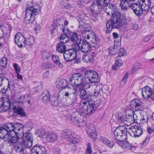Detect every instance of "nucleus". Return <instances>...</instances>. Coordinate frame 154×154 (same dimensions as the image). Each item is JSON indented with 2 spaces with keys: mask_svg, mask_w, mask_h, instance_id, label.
<instances>
[{
  "mask_svg": "<svg viewBox=\"0 0 154 154\" xmlns=\"http://www.w3.org/2000/svg\"><path fill=\"white\" fill-rule=\"evenodd\" d=\"M23 127V125L20 123H6L2 127H0V138H7L5 142L8 143H15L18 137L17 133L15 131H19Z\"/></svg>",
  "mask_w": 154,
  "mask_h": 154,
  "instance_id": "1",
  "label": "nucleus"
},
{
  "mask_svg": "<svg viewBox=\"0 0 154 154\" xmlns=\"http://www.w3.org/2000/svg\"><path fill=\"white\" fill-rule=\"evenodd\" d=\"M85 87L79 89L80 92V97L81 99V103L85 105H86L87 102L92 100V98L93 97H103L105 98L107 95L101 88H96L94 92L92 91H87L84 88Z\"/></svg>",
  "mask_w": 154,
  "mask_h": 154,
  "instance_id": "2",
  "label": "nucleus"
},
{
  "mask_svg": "<svg viewBox=\"0 0 154 154\" xmlns=\"http://www.w3.org/2000/svg\"><path fill=\"white\" fill-rule=\"evenodd\" d=\"M112 16L109 22L112 24L114 27L119 29L122 26L127 25V19L124 15H121L119 11L114 12L112 14Z\"/></svg>",
  "mask_w": 154,
  "mask_h": 154,
  "instance_id": "3",
  "label": "nucleus"
},
{
  "mask_svg": "<svg viewBox=\"0 0 154 154\" xmlns=\"http://www.w3.org/2000/svg\"><path fill=\"white\" fill-rule=\"evenodd\" d=\"M35 6L29 7L26 9L25 17L24 22L26 24L33 23L35 21V16L37 15L38 11H40L41 6L37 5Z\"/></svg>",
  "mask_w": 154,
  "mask_h": 154,
  "instance_id": "4",
  "label": "nucleus"
},
{
  "mask_svg": "<svg viewBox=\"0 0 154 154\" xmlns=\"http://www.w3.org/2000/svg\"><path fill=\"white\" fill-rule=\"evenodd\" d=\"M23 126L22 128L19 131L18 130H16V132L17 133V135L18 136L20 137H18V139L17 141L20 138H21L22 144H23L24 146L27 148L29 149L31 148L32 145V141L33 140V137L31 133L29 132H27L25 133H23L22 135V132L23 131V128L24 127L23 125L21 123Z\"/></svg>",
  "mask_w": 154,
  "mask_h": 154,
  "instance_id": "5",
  "label": "nucleus"
},
{
  "mask_svg": "<svg viewBox=\"0 0 154 154\" xmlns=\"http://www.w3.org/2000/svg\"><path fill=\"white\" fill-rule=\"evenodd\" d=\"M69 80L73 87L76 88H81L85 87V82L82 73H77L72 75Z\"/></svg>",
  "mask_w": 154,
  "mask_h": 154,
  "instance_id": "6",
  "label": "nucleus"
},
{
  "mask_svg": "<svg viewBox=\"0 0 154 154\" xmlns=\"http://www.w3.org/2000/svg\"><path fill=\"white\" fill-rule=\"evenodd\" d=\"M81 73L83 75L84 79L85 80L93 83L97 82L100 80V77L96 72L92 70H87L85 68L81 70Z\"/></svg>",
  "mask_w": 154,
  "mask_h": 154,
  "instance_id": "7",
  "label": "nucleus"
},
{
  "mask_svg": "<svg viewBox=\"0 0 154 154\" xmlns=\"http://www.w3.org/2000/svg\"><path fill=\"white\" fill-rule=\"evenodd\" d=\"M108 0H96L90 7L91 11L95 14H100L104 6H107Z\"/></svg>",
  "mask_w": 154,
  "mask_h": 154,
  "instance_id": "8",
  "label": "nucleus"
},
{
  "mask_svg": "<svg viewBox=\"0 0 154 154\" xmlns=\"http://www.w3.org/2000/svg\"><path fill=\"white\" fill-rule=\"evenodd\" d=\"M94 42H93L91 40L90 43L88 42L87 41L82 40L81 44L79 45V47L80 48V49L77 48V46L75 47L76 48L79 49L77 50V52L79 51V52L82 51L83 53H87L89 50H91V47L94 48L97 44V39L96 37H94Z\"/></svg>",
  "mask_w": 154,
  "mask_h": 154,
  "instance_id": "9",
  "label": "nucleus"
},
{
  "mask_svg": "<svg viewBox=\"0 0 154 154\" xmlns=\"http://www.w3.org/2000/svg\"><path fill=\"white\" fill-rule=\"evenodd\" d=\"M127 128L125 126H119L113 132L114 137L117 141H123L127 139Z\"/></svg>",
  "mask_w": 154,
  "mask_h": 154,
  "instance_id": "10",
  "label": "nucleus"
},
{
  "mask_svg": "<svg viewBox=\"0 0 154 154\" xmlns=\"http://www.w3.org/2000/svg\"><path fill=\"white\" fill-rule=\"evenodd\" d=\"M72 48H66L63 53L64 58L66 62L72 61L76 57L77 49L72 45Z\"/></svg>",
  "mask_w": 154,
  "mask_h": 154,
  "instance_id": "11",
  "label": "nucleus"
},
{
  "mask_svg": "<svg viewBox=\"0 0 154 154\" xmlns=\"http://www.w3.org/2000/svg\"><path fill=\"white\" fill-rule=\"evenodd\" d=\"M70 119L78 127H83L86 125V122L84 119L82 114L78 112H73L72 114Z\"/></svg>",
  "mask_w": 154,
  "mask_h": 154,
  "instance_id": "12",
  "label": "nucleus"
},
{
  "mask_svg": "<svg viewBox=\"0 0 154 154\" xmlns=\"http://www.w3.org/2000/svg\"><path fill=\"white\" fill-rule=\"evenodd\" d=\"M143 6V4L139 3H133L131 5L130 8L137 16L140 17L143 14V11H144Z\"/></svg>",
  "mask_w": 154,
  "mask_h": 154,
  "instance_id": "13",
  "label": "nucleus"
},
{
  "mask_svg": "<svg viewBox=\"0 0 154 154\" xmlns=\"http://www.w3.org/2000/svg\"><path fill=\"white\" fill-rule=\"evenodd\" d=\"M60 93L59 92L58 94H53L52 95L49 101L51 105L54 106H58L61 108L64 106L63 103L61 100L59 99L60 96Z\"/></svg>",
  "mask_w": 154,
  "mask_h": 154,
  "instance_id": "14",
  "label": "nucleus"
},
{
  "mask_svg": "<svg viewBox=\"0 0 154 154\" xmlns=\"http://www.w3.org/2000/svg\"><path fill=\"white\" fill-rule=\"evenodd\" d=\"M14 42L20 48L26 47V39L21 32H18L15 35Z\"/></svg>",
  "mask_w": 154,
  "mask_h": 154,
  "instance_id": "15",
  "label": "nucleus"
},
{
  "mask_svg": "<svg viewBox=\"0 0 154 154\" xmlns=\"http://www.w3.org/2000/svg\"><path fill=\"white\" fill-rule=\"evenodd\" d=\"M63 97L65 98H70L76 100L77 96V91L74 88L67 87V90L63 93Z\"/></svg>",
  "mask_w": 154,
  "mask_h": 154,
  "instance_id": "16",
  "label": "nucleus"
},
{
  "mask_svg": "<svg viewBox=\"0 0 154 154\" xmlns=\"http://www.w3.org/2000/svg\"><path fill=\"white\" fill-rule=\"evenodd\" d=\"M131 132L128 131V133L131 136L135 137H138L143 134V129L139 126L134 125L131 126L129 128Z\"/></svg>",
  "mask_w": 154,
  "mask_h": 154,
  "instance_id": "17",
  "label": "nucleus"
},
{
  "mask_svg": "<svg viewBox=\"0 0 154 154\" xmlns=\"http://www.w3.org/2000/svg\"><path fill=\"white\" fill-rule=\"evenodd\" d=\"M30 154H46V149L44 146L37 144L31 149Z\"/></svg>",
  "mask_w": 154,
  "mask_h": 154,
  "instance_id": "18",
  "label": "nucleus"
},
{
  "mask_svg": "<svg viewBox=\"0 0 154 154\" xmlns=\"http://www.w3.org/2000/svg\"><path fill=\"white\" fill-rule=\"evenodd\" d=\"M142 93L143 98L145 100L151 98L152 100L153 96V91L152 89L148 86H146L142 90Z\"/></svg>",
  "mask_w": 154,
  "mask_h": 154,
  "instance_id": "19",
  "label": "nucleus"
},
{
  "mask_svg": "<svg viewBox=\"0 0 154 154\" xmlns=\"http://www.w3.org/2000/svg\"><path fill=\"white\" fill-rule=\"evenodd\" d=\"M69 35L70 37V40L73 42H75L76 43H73L72 45L73 46H77V48L79 49H80V48L79 47V44H81L82 40L80 38H79L78 34L75 32H73L70 31L69 33Z\"/></svg>",
  "mask_w": 154,
  "mask_h": 154,
  "instance_id": "20",
  "label": "nucleus"
},
{
  "mask_svg": "<svg viewBox=\"0 0 154 154\" xmlns=\"http://www.w3.org/2000/svg\"><path fill=\"white\" fill-rule=\"evenodd\" d=\"M142 103L140 99L136 98L132 100L131 102L130 105L131 108L134 109L135 111H137L141 110Z\"/></svg>",
  "mask_w": 154,
  "mask_h": 154,
  "instance_id": "21",
  "label": "nucleus"
},
{
  "mask_svg": "<svg viewBox=\"0 0 154 154\" xmlns=\"http://www.w3.org/2000/svg\"><path fill=\"white\" fill-rule=\"evenodd\" d=\"M82 36L84 39V41H87V40L91 38L93 39V42H94V37H97L94 33L91 32L90 30H87L85 29L82 32Z\"/></svg>",
  "mask_w": 154,
  "mask_h": 154,
  "instance_id": "22",
  "label": "nucleus"
},
{
  "mask_svg": "<svg viewBox=\"0 0 154 154\" xmlns=\"http://www.w3.org/2000/svg\"><path fill=\"white\" fill-rule=\"evenodd\" d=\"M58 137L57 134L54 132L49 131L46 132L45 138L47 142L53 143L57 140Z\"/></svg>",
  "mask_w": 154,
  "mask_h": 154,
  "instance_id": "23",
  "label": "nucleus"
},
{
  "mask_svg": "<svg viewBox=\"0 0 154 154\" xmlns=\"http://www.w3.org/2000/svg\"><path fill=\"white\" fill-rule=\"evenodd\" d=\"M12 108L14 113L16 114V116H20L21 117H25L26 116V112L22 107L14 106Z\"/></svg>",
  "mask_w": 154,
  "mask_h": 154,
  "instance_id": "24",
  "label": "nucleus"
},
{
  "mask_svg": "<svg viewBox=\"0 0 154 154\" xmlns=\"http://www.w3.org/2000/svg\"><path fill=\"white\" fill-rule=\"evenodd\" d=\"M70 32V31L68 28H67L66 30V31L63 33L61 34L60 35L59 38L60 40V43L63 44H66L68 42L69 40V33Z\"/></svg>",
  "mask_w": 154,
  "mask_h": 154,
  "instance_id": "25",
  "label": "nucleus"
},
{
  "mask_svg": "<svg viewBox=\"0 0 154 154\" xmlns=\"http://www.w3.org/2000/svg\"><path fill=\"white\" fill-rule=\"evenodd\" d=\"M56 83V87L58 88L64 89L68 87V83L65 79H57Z\"/></svg>",
  "mask_w": 154,
  "mask_h": 154,
  "instance_id": "26",
  "label": "nucleus"
},
{
  "mask_svg": "<svg viewBox=\"0 0 154 154\" xmlns=\"http://www.w3.org/2000/svg\"><path fill=\"white\" fill-rule=\"evenodd\" d=\"M52 94H51L50 92L46 89H45L42 92L41 97H42V100L44 103L48 102L51 97Z\"/></svg>",
  "mask_w": 154,
  "mask_h": 154,
  "instance_id": "27",
  "label": "nucleus"
},
{
  "mask_svg": "<svg viewBox=\"0 0 154 154\" xmlns=\"http://www.w3.org/2000/svg\"><path fill=\"white\" fill-rule=\"evenodd\" d=\"M86 105H87V106L86 108L85 109V111H86L87 114H91L93 113L96 109V107L92 103V100L88 102Z\"/></svg>",
  "mask_w": 154,
  "mask_h": 154,
  "instance_id": "28",
  "label": "nucleus"
},
{
  "mask_svg": "<svg viewBox=\"0 0 154 154\" xmlns=\"http://www.w3.org/2000/svg\"><path fill=\"white\" fill-rule=\"evenodd\" d=\"M73 134V133L71 130L66 129L62 132L61 136L63 139L69 141V139L72 137V135Z\"/></svg>",
  "mask_w": 154,
  "mask_h": 154,
  "instance_id": "29",
  "label": "nucleus"
},
{
  "mask_svg": "<svg viewBox=\"0 0 154 154\" xmlns=\"http://www.w3.org/2000/svg\"><path fill=\"white\" fill-rule=\"evenodd\" d=\"M100 140L106 146L110 148H112L114 145V143L113 141H110L103 136L100 137Z\"/></svg>",
  "mask_w": 154,
  "mask_h": 154,
  "instance_id": "30",
  "label": "nucleus"
},
{
  "mask_svg": "<svg viewBox=\"0 0 154 154\" xmlns=\"http://www.w3.org/2000/svg\"><path fill=\"white\" fill-rule=\"evenodd\" d=\"M131 4H130L128 2H127L126 0H122L120 5V7L122 11H127L128 9L130 8V6Z\"/></svg>",
  "mask_w": 154,
  "mask_h": 154,
  "instance_id": "31",
  "label": "nucleus"
},
{
  "mask_svg": "<svg viewBox=\"0 0 154 154\" xmlns=\"http://www.w3.org/2000/svg\"><path fill=\"white\" fill-rule=\"evenodd\" d=\"M123 64L122 59L120 56L116 57L115 60V65H113L112 69L113 70H116L118 69L119 66H121Z\"/></svg>",
  "mask_w": 154,
  "mask_h": 154,
  "instance_id": "32",
  "label": "nucleus"
},
{
  "mask_svg": "<svg viewBox=\"0 0 154 154\" xmlns=\"http://www.w3.org/2000/svg\"><path fill=\"white\" fill-rule=\"evenodd\" d=\"M126 117L125 116V115L120 116V115L118 114L116 116V119L115 121H116L117 124L120 125L125 121H128L129 120H126Z\"/></svg>",
  "mask_w": 154,
  "mask_h": 154,
  "instance_id": "33",
  "label": "nucleus"
},
{
  "mask_svg": "<svg viewBox=\"0 0 154 154\" xmlns=\"http://www.w3.org/2000/svg\"><path fill=\"white\" fill-rule=\"evenodd\" d=\"M66 45L65 44L59 42L56 46V51L60 53H63L66 49Z\"/></svg>",
  "mask_w": 154,
  "mask_h": 154,
  "instance_id": "34",
  "label": "nucleus"
},
{
  "mask_svg": "<svg viewBox=\"0 0 154 154\" xmlns=\"http://www.w3.org/2000/svg\"><path fill=\"white\" fill-rule=\"evenodd\" d=\"M52 59L55 64L58 66L59 68H63V64L60 62L59 57L56 55H53Z\"/></svg>",
  "mask_w": 154,
  "mask_h": 154,
  "instance_id": "35",
  "label": "nucleus"
},
{
  "mask_svg": "<svg viewBox=\"0 0 154 154\" xmlns=\"http://www.w3.org/2000/svg\"><path fill=\"white\" fill-rule=\"evenodd\" d=\"M25 148H26L24 146L23 144H22V142L21 143L17 145L16 147L15 150L17 152L20 153L21 154H25L26 153L24 152Z\"/></svg>",
  "mask_w": 154,
  "mask_h": 154,
  "instance_id": "36",
  "label": "nucleus"
},
{
  "mask_svg": "<svg viewBox=\"0 0 154 154\" xmlns=\"http://www.w3.org/2000/svg\"><path fill=\"white\" fill-rule=\"evenodd\" d=\"M110 0H108L107 2V6H104V7H108L111 10V14H112L114 12L118 11H117L116 6V5L114 3H110Z\"/></svg>",
  "mask_w": 154,
  "mask_h": 154,
  "instance_id": "37",
  "label": "nucleus"
},
{
  "mask_svg": "<svg viewBox=\"0 0 154 154\" xmlns=\"http://www.w3.org/2000/svg\"><path fill=\"white\" fill-rule=\"evenodd\" d=\"M121 145L122 147L130 150H131L133 148L134 149L136 147V146L132 145L128 142L122 143Z\"/></svg>",
  "mask_w": 154,
  "mask_h": 154,
  "instance_id": "38",
  "label": "nucleus"
},
{
  "mask_svg": "<svg viewBox=\"0 0 154 154\" xmlns=\"http://www.w3.org/2000/svg\"><path fill=\"white\" fill-rule=\"evenodd\" d=\"M4 82H5V85L6 84H7V88H5V91H4L5 93V94H7L9 91H12L11 88V85L13 86V85L12 84H10L8 79L6 77H4Z\"/></svg>",
  "mask_w": 154,
  "mask_h": 154,
  "instance_id": "39",
  "label": "nucleus"
},
{
  "mask_svg": "<svg viewBox=\"0 0 154 154\" xmlns=\"http://www.w3.org/2000/svg\"><path fill=\"white\" fill-rule=\"evenodd\" d=\"M0 103L2 104V105H4L5 106H7L8 107V109L10 110L11 108V100L8 98H4L2 99V101H0Z\"/></svg>",
  "mask_w": 154,
  "mask_h": 154,
  "instance_id": "40",
  "label": "nucleus"
},
{
  "mask_svg": "<svg viewBox=\"0 0 154 154\" xmlns=\"http://www.w3.org/2000/svg\"><path fill=\"white\" fill-rule=\"evenodd\" d=\"M1 79V83H0V93L2 94H5V93L4 91H5V82L4 81V77L2 78L1 77L0 78V80Z\"/></svg>",
  "mask_w": 154,
  "mask_h": 154,
  "instance_id": "41",
  "label": "nucleus"
},
{
  "mask_svg": "<svg viewBox=\"0 0 154 154\" xmlns=\"http://www.w3.org/2000/svg\"><path fill=\"white\" fill-rule=\"evenodd\" d=\"M143 3H144L145 6H143L144 8V11H148L151 5V2L150 0H142Z\"/></svg>",
  "mask_w": 154,
  "mask_h": 154,
  "instance_id": "42",
  "label": "nucleus"
},
{
  "mask_svg": "<svg viewBox=\"0 0 154 154\" xmlns=\"http://www.w3.org/2000/svg\"><path fill=\"white\" fill-rule=\"evenodd\" d=\"M35 39L33 36H30L29 38L26 42V46L31 47L35 42Z\"/></svg>",
  "mask_w": 154,
  "mask_h": 154,
  "instance_id": "43",
  "label": "nucleus"
},
{
  "mask_svg": "<svg viewBox=\"0 0 154 154\" xmlns=\"http://www.w3.org/2000/svg\"><path fill=\"white\" fill-rule=\"evenodd\" d=\"M87 132L89 136L91 137L92 139H96L97 138V135L94 130L92 131V129H89L87 130Z\"/></svg>",
  "mask_w": 154,
  "mask_h": 154,
  "instance_id": "44",
  "label": "nucleus"
},
{
  "mask_svg": "<svg viewBox=\"0 0 154 154\" xmlns=\"http://www.w3.org/2000/svg\"><path fill=\"white\" fill-rule=\"evenodd\" d=\"M106 25L107 27L106 32L108 33H110L112 30V29H117V28L113 27L112 24H111L108 21L106 23Z\"/></svg>",
  "mask_w": 154,
  "mask_h": 154,
  "instance_id": "45",
  "label": "nucleus"
},
{
  "mask_svg": "<svg viewBox=\"0 0 154 154\" xmlns=\"http://www.w3.org/2000/svg\"><path fill=\"white\" fill-rule=\"evenodd\" d=\"M7 59L6 57H3L0 60V66L5 68L7 67Z\"/></svg>",
  "mask_w": 154,
  "mask_h": 154,
  "instance_id": "46",
  "label": "nucleus"
},
{
  "mask_svg": "<svg viewBox=\"0 0 154 154\" xmlns=\"http://www.w3.org/2000/svg\"><path fill=\"white\" fill-rule=\"evenodd\" d=\"M125 116L126 117V120H129L128 121L130 122V120L131 119V122L132 121L133 122H135L134 112V111H132L130 113L125 115Z\"/></svg>",
  "mask_w": 154,
  "mask_h": 154,
  "instance_id": "47",
  "label": "nucleus"
},
{
  "mask_svg": "<svg viewBox=\"0 0 154 154\" xmlns=\"http://www.w3.org/2000/svg\"><path fill=\"white\" fill-rule=\"evenodd\" d=\"M118 49V46L116 45V48H109V54L110 55H116L117 53Z\"/></svg>",
  "mask_w": 154,
  "mask_h": 154,
  "instance_id": "48",
  "label": "nucleus"
},
{
  "mask_svg": "<svg viewBox=\"0 0 154 154\" xmlns=\"http://www.w3.org/2000/svg\"><path fill=\"white\" fill-rule=\"evenodd\" d=\"M79 140L75 137V135L74 134L72 135V137L69 139L68 141L69 142L73 144H75L79 142Z\"/></svg>",
  "mask_w": 154,
  "mask_h": 154,
  "instance_id": "49",
  "label": "nucleus"
},
{
  "mask_svg": "<svg viewBox=\"0 0 154 154\" xmlns=\"http://www.w3.org/2000/svg\"><path fill=\"white\" fill-rule=\"evenodd\" d=\"M0 29L2 31V32H3V34H4V35H6L8 33L11 32L7 28V27H6L4 26H0Z\"/></svg>",
  "mask_w": 154,
  "mask_h": 154,
  "instance_id": "50",
  "label": "nucleus"
},
{
  "mask_svg": "<svg viewBox=\"0 0 154 154\" xmlns=\"http://www.w3.org/2000/svg\"><path fill=\"white\" fill-rule=\"evenodd\" d=\"M35 134L38 137H42L45 135L46 136V132L43 130H39L36 131Z\"/></svg>",
  "mask_w": 154,
  "mask_h": 154,
  "instance_id": "51",
  "label": "nucleus"
},
{
  "mask_svg": "<svg viewBox=\"0 0 154 154\" xmlns=\"http://www.w3.org/2000/svg\"><path fill=\"white\" fill-rule=\"evenodd\" d=\"M92 151L91 150V143H88L87 144V148L86 149V153L87 154H96V152L92 153Z\"/></svg>",
  "mask_w": 154,
  "mask_h": 154,
  "instance_id": "52",
  "label": "nucleus"
},
{
  "mask_svg": "<svg viewBox=\"0 0 154 154\" xmlns=\"http://www.w3.org/2000/svg\"><path fill=\"white\" fill-rule=\"evenodd\" d=\"M92 102L93 105H94V106L96 107V109L103 103L102 100L100 99L97 100L96 101Z\"/></svg>",
  "mask_w": 154,
  "mask_h": 154,
  "instance_id": "53",
  "label": "nucleus"
},
{
  "mask_svg": "<svg viewBox=\"0 0 154 154\" xmlns=\"http://www.w3.org/2000/svg\"><path fill=\"white\" fill-rule=\"evenodd\" d=\"M119 56H123L126 55V51L123 48H120L118 51Z\"/></svg>",
  "mask_w": 154,
  "mask_h": 154,
  "instance_id": "54",
  "label": "nucleus"
},
{
  "mask_svg": "<svg viewBox=\"0 0 154 154\" xmlns=\"http://www.w3.org/2000/svg\"><path fill=\"white\" fill-rule=\"evenodd\" d=\"M62 7L63 9H69L72 8V6L70 4L65 1L62 5Z\"/></svg>",
  "mask_w": 154,
  "mask_h": 154,
  "instance_id": "55",
  "label": "nucleus"
},
{
  "mask_svg": "<svg viewBox=\"0 0 154 154\" xmlns=\"http://www.w3.org/2000/svg\"><path fill=\"white\" fill-rule=\"evenodd\" d=\"M89 57L88 54H84L82 57V60L84 62L87 63L89 62Z\"/></svg>",
  "mask_w": 154,
  "mask_h": 154,
  "instance_id": "56",
  "label": "nucleus"
},
{
  "mask_svg": "<svg viewBox=\"0 0 154 154\" xmlns=\"http://www.w3.org/2000/svg\"><path fill=\"white\" fill-rule=\"evenodd\" d=\"M14 67L16 73H20L21 68L17 63H15L14 64Z\"/></svg>",
  "mask_w": 154,
  "mask_h": 154,
  "instance_id": "57",
  "label": "nucleus"
},
{
  "mask_svg": "<svg viewBox=\"0 0 154 154\" xmlns=\"http://www.w3.org/2000/svg\"><path fill=\"white\" fill-rule=\"evenodd\" d=\"M8 107L6 106H5L4 105H2V104L0 103V112H3L7 111L8 109Z\"/></svg>",
  "mask_w": 154,
  "mask_h": 154,
  "instance_id": "58",
  "label": "nucleus"
},
{
  "mask_svg": "<svg viewBox=\"0 0 154 154\" xmlns=\"http://www.w3.org/2000/svg\"><path fill=\"white\" fill-rule=\"evenodd\" d=\"M57 31L59 30L58 29H60V30H62V31L63 32H66V30L67 29L63 24L60 25L58 24H57Z\"/></svg>",
  "mask_w": 154,
  "mask_h": 154,
  "instance_id": "59",
  "label": "nucleus"
},
{
  "mask_svg": "<svg viewBox=\"0 0 154 154\" xmlns=\"http://www.w3.org/2000/svg\"><path fill=\"white\" fill-rule=\"evenodd\" d=\"M130 28L131 29L136 30L139 29V27L138 25L135 23H131L130 24Z\"/></svg>",
  "mask_w": 154,
  "mask_h": 154,
  "instance_id": "60",
  "label": "nucleus"
},
{
  "mask_svg": "<svg viewBox=\"0 0 154 154\" xmlns=\"http://www.w3.org/2000/svg\"><path fill=\"white\" fill-rule=\"evenodd\" d=\"M42 67L43 69H45L47 68H51V66L50 63L46 62L42 64Z\"/></svg>",
  "mask_w": 154,
  "mask_h": 154,
  "instance_id": "61",
  "label": "nucleus"
},
{
  "mask_svg": "<svg viewBox=\"0 0 154 154\" xmlns=\"http://www.w3.org/2000/svg\"><path fill=\"white\" fill-rule=\"evenodd\" d=\"M42 56L44 59H47L50 57V54L48 52H47L45 51L43 52Z\"/></svg>",
  "mask_w": 154,
  "mask_h": 154,
  "instance_id": "62",
  "label": "nucleus"
},
{
  "mask_svg": "<svg viewBox=\"0 0 154 154\" xmlns=\"http://www.w3.org/2000/svg\"><path fill=\"white\" fill-rule=\"evenodd\" d=\"M60 149L58 148H55L53 151V154H61L60 153Z\"/></svg>",
  "mask_w": 154,
  "mask_h": 154,
  "instance_id": "63",
  "label": "nucleus"
},
{
  "mask_svg": "<svg viewBox=\"0 0 154 154\" xmlns=\"http://www.w3.org/2000/svg\"><path fill=\"white\" fill-rule=\"evenodd\" d=\"M57 26V25L53 24L52 25L50 28V30L51 31L52 34L54 33V31L55 30Z\"/></svg>",
  "mask_w": 154,
  "mask_h": 154,
  "instance_id": "64",
  "label": "nucleus"
}]
</instances>
